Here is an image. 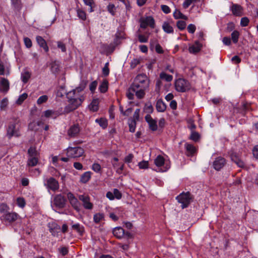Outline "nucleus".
Returning a JSON list of instances; mask_svg holds the SVG:
<instances>
[{"label":"nucleus","instance_id":"nucleus-1","mask_svg":"<svg viewBox=\"0 0 258 258\" xmlns=\"http://www.w3.org/2000/svg\"><path fill=\"white\" fill-rule=\"evenodd\" d=\"M149 80L146 75H138L126 92V96L128 99H134L135 95L139 99L143 98L145 95L146 91L149 88Z\"/></svg>","mask_w":258,"mask_h":258},{"label":"nucleus","instance_id":"nucleus-2","mask_svg":"<svg viewBox=\"0 0 258 258\" xmlns=\"http://www.w3.org/2000/svg\"><path fill=\"white\" fill-rule=\"evenodd\" d=\"M67 98L69 104L66 106L64 109V113H69L77 109L83 102V97L80 94L75 92V90H72L67 93Z\"/></svg>","mask_w":258,"mask_h":258},{"label":"nucleus","instance_id":"nucleus-3","mask_svg":"<svg viewBox=\"0 0 258 258\" xmlns=\"http://www.w3.org/2000/svg\"><path fill=\"white\" fill-rule=\"evenodd\" d=\"M154 163L156 166V169L155 170L157 172H166L170 167V161L161 155H158L155 158Z\"/></svg>","mask_w":258,"mask_h":258},{"label":"nucleus","instance_id":"nucleus-4","mask_svg":"<svg viewBox=\"0 0 258 258\" xmlns=\"http://www.w3.org/2000/svg\"><path fill=\"white\" fill-rule=\"evenodd\" d=\"M175 87L177 91L184 92L190 89V85L187 80L182 78H179L175 82Z\"/></svg>","mask_w":258,"mask_h":258},{"label":"nucleus","instance_id":"nucleus-5","mask_svg":"<svg viewBox=\"0 0 258 258\" xmlns=\"http://www.w3.org/2000/svg\"><path fill=\"white\" fill-rule=\"evenodd\" d=\"M84 149L79 147H69L67 149V155L69 158H79L81 157L84 154Z\"/></svg>","mask_w":258,"mask_h":258},{"label":"nucleus","instance_id":"nucleus-6","mask_svg":"<svg viewBox=\"0 0 258 258\" xmlns=\"http://www.w3.org/2000/svg\"><path fill=\"white\" fill-rule=\"evenodd\" d=\"M177 201L182 204V209L188 206L191 201L190 194L189 192L181 193L176 197Z\"/></svg>","mask_w":258,"mask_h":258},{"label":"nucleus","instance_id":"nucleus-7","mask_svg":"<svg viewBox=\"0 0 258 258\" xmlns=\"http://www.w3.org/2000/svg\"><path fill=\"white\" fill-rule=\"evenodd\" d=\"M18 122V120H16L14 122L9 124L7 129V136L9 138H11L13 136L18 137L20 135L19 130L16 126Z\"/></svg>","mask_w":258,"mask_h":258},{"label":"nucleus","instance_id":"nucleus-8","mask_svg":"<svg viewBox=\"0 0 258 258\" xmlns=\"http://www.w3.org/2000/svg\"><path fill=\"white\" fill-rule=\"evenodd\" d=\"M44 185L48 190H51L53 191H56L59 188L58 181L53 177H50L46 180L44 183Z\"/></svg>","mask_w":258,"mask_h":258},{"label":"nucleus","instance_id":"nucleus-9","mask_svg":"<svg viewBox=\"0 0 258 258\" xmlns=\"http://www.w3.org/2000/svg\"><path fill=\"white\" fill-rule=\"evenodd\" d=\"M140 27L142 28H146L148 26H150L152 28L155 27V21L151 16H148L145 18H142L140 20Z\"/></svg>","mask_w":258,"mask_h":258},{"label":"nucleus","instance_id":"nucleus-10","mask_svg":"<svg viewBox=\"0 0 258 258\" xmlns=\"http://www.w3.org/2000/svg\"><path fill=\"white\" fill-rule=\"evenodd\" d=\"M67 198L68 199L70 204L77 211L80 210L81 204L78 199L75 197L74 194L70 192L67 194Z\"/></svg>","mask_w":258,"mask_h":258},{"label":"nucleus","instance_id":"nucleus-11","mask_svg":"<svg viewBox=\"0 0 258 258\" xmlns=\"http://www.w3.org/2000/svg\"><path fill=\"white\" fill-rule=\"evenodd\" d=\"M79 199L82 202L83 206L85 209L92 210L93 205L90 202V199L89 196L84 195H79Z\"/></svg>","mask_w":258,"mask_h":258},{"label":"nucleus","instance_id":"nucleus-12","mask_svg":"<svg viewBox=\"0 0 258 258\" xmlns=\"http://www.w3.org/2000/svg\"><path fill=\"white\" fill-rule=\"evenodd\" d=\"M66 200L61 195H56L53 200V206L58 208H62L65 206Z\"/></svg>","mask_w":258,"mask_h":258},{"label":"nucleus","instance_id":"nucleus-13","mask_svg":"<svg viewBox=\"0 0 258 258\" xmlns=\"http://www.w3.org/2000/svg\"><path fill=\"white\" fill-rule=\"evenodd\" d=\"M125 33L123 29H118L116 34H115V38L114 39L113 44L115 45L113 48L112 49L111 51H113L114 47L118 45L120 43V40L123 39L125 38L124 37Z\"/></svg>","mask_w":258,"mask_h":258},{"label":"nucleus","instance_id":"nucleus-14","mask_svg":"<svg viewBox=\"0 0 258 258\" xmlns=\"http://www.w3.org/2000/svg\"><path fill=\"white\" fill-rule=\"evenodd\" d=\"M50 232L54 236L58 235V233L61 231V228L56 222H52L48 223V225Z\"/></svg>","mask_w":258,"mask_h":258},{"label":"nucleus","instance_id":"nucleus-15","mask_svg":"<svg viewBox=\"0 0 258 258\" xmlns=\"http://www.w3.org/2000/svg\"><path fill=\"white\" fill-rule=\"evenodd\" d=\"M19 215L15 212H8L4 214L2 216V219L8 222L15 221L18 218Z\"/></svg>","mask_w":258,"mask_h":258},{"label":"nucleus","instance_id":"nucleus-16","mask_svg":"<svg viewBox=\"0 0 258 258\" xmlns=\"http://www.w3.org/2000/svg\"><path fill=\"white\" fill-rule=\"evenodd\" d=\"M113 234L117 238H121L125 235L129 237L130 233L128 232H125L124 229L121 227H116L113 229Z\"/></svg>","mask_w":258,"mask_h":258},{"label":"nucleus","instance_id":"nucleus-17","mask_svg":"<svg viewBox=\"0 0 258 258\" xmlns=\"http://www.w3.org/2000/svg\"><path fill=\"white\" fill-rule=\"evenodd\" d=\"M145 118L150 129L153 131H156L158 128L156 120L154 119L150 114L146 115Z\"/></svg>","mask_w":258,"mask_h":258},{"label":"nucleus","instance_id":"nucleus-18","mask_svg":"<svg viewBox=\"0 0 258 258\" xmlns=\"http://www.w3.org/2000/svg\"><path fill=\"white\" fill-rule=\"evenodd\" d=\"M225 164V159L219 157L215 159L213 162V166L215 170H219L224 166Z\"/></svg>","mask_w":258,"mask_h":258},{"label":"nucleus","instance_id":"nucleus-19","mask_svg":"<svg viewBox=\"0 0 258 258\" xmlns=\"http://www.w3.org/2000/svg\"><path fill=\"white\" fill-rule=\"evenodd\" d=\"M9 82L4 78H0V91L3 93H7L9 89Z\"/></svg>","mask_w":258,"mask_h":258},{"label":"nucleus","instance_id":"nucleus-20","mask_svg":"<svg viewBox=\"0 0 258 258\" xmlns=\"http://www.w3.org/2000/svg\"><path fill=\"white\" fill-rule=\"evenodd\" d=\"M230 10L235 16H239L242 14V7L237 4H233L230 7Z\"/></svg>","mask_w":258,"mask_h":258},{"label":"nucleus","instance_id":"nucleus-21","mask_svg":"<svg viewBox=\"0 0 258 258\" xmlns=\"http://www.w3.org/2000/svg\"><path fill=\"white\" fill-rule=\"evenodd\" d=\"M36 39L38 44L40 47L43 48L46 52L49 51V48L47 45L46 41L41 36H37Z\"/></svg>","mask_w":258,"mask_h":258},{"label":"nucleus","instance_id":"nucleus-22","mask_svg":"<svg viewBox=\"0 0 258 258\" xmlns=\"http://www.w3.org/2000/svg\"><path fill=\"white\" fill-rule=\"evenodd\" d=\"M31 76V72L27 69H24L22 71L21 75L22 81L24 83H27L30 79Z\"/></svg>","mask_w":258,"mask_h":258},{"label":"nucleus","instance_id":"nucleus-23","mask_svg":"<svg viewBox=\"0 0 258 258\" xmlns=\"http://www.w3.org/2000/svg\"><path fill=\"white\" fill-rule=\"evenodd\" d=\"M80 127L79 125L74 124L71 126L68 131V135L69 136L73 137L77 135L80 132Z\"/></svg>","mask_w":258,"mask_h":258},{"label":"nucleus","instance_id":"nucleus-24","mask_svg":"<svg viewBox=\"0 0 258 258\" xmlns=\"http://www.w3.org/2000/svg\"><path fill=\"white\" fill-rule=\"evenodd\" d=\"M156 108L158 112H164L166 108V105L161 99H158L156 102Z\"/></svg>","mask_w":258,"mask_h":258},{"label":"nucleus","instance_id":"nucleus-25","mask_svg":"<svg viewBox=\"0 0 258 258\" xmlns=\"http://www.w3.org/2000/svg\"><path fill=\"white\" fill-rule=\"evenodd\" d=\"M201 48V45L200 43L198 41H196L194 44L189 46L188 49L190 53H196L200 51Z\"/></svg>","mask_w":258,"mask_h":258},{"label":"nucleus","instance_id":"nucleus-26","mask_svg":"<svg viewBox=\"0 0 258 258\" xmlns=\"http://www.w3.org/2000/svg\"><path fill=\"white\" fill-rule=\"evenodd\" d=\"M43 114L44 116L47 118H55L58 115V113L55 110L48 109L43 112Z\"/></svg>","mask_w":258,"mask_h":258},{"label":"nucleus","instance_id":"nucleus-27","mask_svg":"<svg viewBox=\"0 0 258 258\" xmlns=\"http://www.w3.org/2000/svg\"><path fill=\"white\" fill-rule=\"evenodd\" d=\"M162 29L164 31L167 33H172L173 32V28L172 26L168 22H164L162 24Z\"/></svg>","mask_w":258,"mask_h":258},{"label":"nucleus","instance_id":"nucleus-28","mask_svg":"<svg viewBox=\"0 0 258 258\" xmlns=\"http://www.w3.org/2000/svg\"><path fill=\"white\" fill-rule=\"evenodd\" d=\"M92 173L90 171H86L84 173L80 178V181L83 183H87L91 178Z\"/></svg>","mask_w":258,"mask_h":258},{"label":"nucleus","instance_id":"nucleus-29","mask_svg":"<svg viewBox=\"0 0 258 258\" xmlns=\"http://www.w3.org/2000/svg\"><path fill=\"white\" fill-rule=\"evenodd\" d=\"M99 100L98 99H94L89 105L90 109L92 111H97L98 109Z\"/></svg>","mask_w":258,"mask_h":258},{"label":"nucleus","instance_id":"nucleus-30","mask_svg":"<svg viewBox=\"0 0 258 258\" xmlns=\"http://www.w3.org/2000/svg\"><path fill=\"white\" fill-rule=\"evenodd\" d=\"M104 219V214L101 213H96L93 216V221L98 224Z\"/></svg>","mask_w":258,"mask_h":258},{"label":"nucleus","instance_id":"nucleus-31","mask_svg":"<svg viewBox=\"0 0 258 258\" xmlns=\"http://www.w3.org/2000/svg\"><path fill=\"white\" fill-rule=\"evenodd\" d=\"M12 6L16 10L19 11L22 8L21 0H11Z\"/></svg>","mask_w":258,"mask_h":258},{"label":"nucleus","instance_id":"nucleus-32","mask_svg":"<svg viewBox=\"0 0 258 258\" xmlns=\"http://www.w3.org/2000/svg\"><path fill=\"white\" fill-rule=\"evenodd\" d=\"M51 71L53 74L57 73L59 71V65L58 62L53 61L50 64Z\"/></svg>","mask_w":258,"mask_h":258},{"label":"nucleus","instance_id":"nucleus-33","mask_svg":"<svg viewBox=\"0 0 258 258\" xmlns=\"http://www.w3.org/2000/svg\"><path fill=\"white\" fill-rule=\"evenodd\" d=\"M153 107L151 102H148L145 104L144 107V111L148 114H150L152 113L153 111Z\"/></svg>","mask_w":258,"mask_h":258},{"label":"nucleus","instance_id":"nucleus-34","mask_svg":"<svg viewBox=\"0 0 258 258\" xmlns=\"http://www.w3.org/2000/svg\"><path fill=\"white\" fill-rule=\"evenodd\" d=\"M38 163L37 156L29 157L28 160L27 164L29 166H34Z\"/></svg>","mask_w":258,"mask_h":258},{"label":"nucleus","instance_id":"nucleus-35","mask_svg":"<svg viewBox=\"0 0 258 258\" xmlns=\"http://www.w3.org/2000/svg\"><path fill=\"white\" fill-rule=\"evenodd\" d=\"M108 83L107 80H103L99 86V89L101 93H105L108 90Z\"/></svg>","mask_w":258,"mask_h":258},{"label":"nucleus","instance_id":"nucleus-36","mask_svg":"<svg viewBox=\"0 0 258 258\" xmlns=\"http://www.w3.org/2000/svg\"><path fill=\"white\" fill-rule=\"evenodd\" d=\"M160 78L161 79L163 80H165L166 82H171L173 79L172 76L170 75L167 74L164 72H162L160 74Z\"/></svg>","mask_w":258,"mask_h":258},{"label":"nucleus","instance_id":"nucleus-37","mask_svg":"<svg viewBox=\"0 0 258 258\" xmlns=\"http://www.w3.org/2000/svg\"><path fill=\"white\" fill-rule=\"evenodd\" d=\"M128 124L130 132L131 133L135 132L136 127V121L135 120V119H129L128 120Z\"/></svg>","mask_w":258,"mask_h":258},{"label":"nucleus","instance_id":"nucleus-38","mask_svg":"<svg viewBox=\"0 0 258 258\" xmlns=\"http://www.w3.org/2000/svg\"><path fill=\"white\" fill-rule=\"evenodd\" d=\"M231 159L232 161H233L238 167H243L244 166V162L238 158V157H237L236 156L232 155L231 156Z\"/></svg>","mask_w":258,"mask_h":258},{"label":"nucleus","instance_id":"nucleus-39","mask_svg":"<svg viewBox=\"0 0 258 258\" xmlns=\"http://www.w3.org/2000/svg\"><path fill=\"white\" fill-rule=\"evenodd\" d=\"M95 122L103 128H106L108 125L107 120L103 118H97L95 120Z\"/></svg>","mask_w":258,"mask_h":258},{"label":"nucleus","instance_id":"nucleus-40","mask_svg":"<svg viewBox=\"0 0 258 258\" xmlns=\"http://www.w3.org/2000/svg\"><path fill=\"white\" fill-rule=\"evenodd\" d=\"M173 17L176 19H186L187 17L182 14L181 12L177 9H175V11L173 13Z\"/></svg>","mask_w":258,"mask_h":258},{"label":"nucleus","instance_id":"nucleus-41","mask_svg":"<svg viewBox=\"0 0 258 258\" xmlns=\"http://www.w3.org/2000/svg\"><path fill=\"white\" fill-rule=\"evenodd\" d=\"M66 90L65 89V87L64 86H60L56 92V96L57 97H62L64 94H67Z\"/></svg>","mask_w":258,"mask_h":258},{"label":"nucleus","instance_id":"nucleus-42","mask_svg":"<svg viewBox=\"0 0 258 258\" xmlns=\"http://www.w3.org/2000/svg\"><path fill=\"white\" fill-rule=\"evenodd\" d=\"M239 32L237 30H234L232 33H231V38L232 40V41L234 43H237L239 37Z\"/></svg>","mask_w":258,"mask_h":258},{"label":"nucleus","instance_id":"nucleus-43","mask_svg":"<svg viewBox=\"0 0 258 258\" xmlns=\"http://www.w3.org/2000/svg\"><path fill=\"white\" fill-rule=\"evenodd\" d=\"M78 17L83 21L86 20V13L81 9H78L77 10Z\"/></svg>","mask_w":258,"mask_h":258},{"label":"nucleus","instance_id":"nucleus-44","mask_svg":"<svg viewBox=\"0 0 258 258\" xmlns=\"http://www.w3.org/2000/svg\"><path fill=\"white\" fill-rule=\"evenodd\" d=\"M48 99V96H47L46 95H44L41 96L37 99V104L38 105H41V104H42L47 102Z\"/></svg>","mask_w":258,"mask_h":258},{"label":"nucleus","instance_id":"nucleus-45","mask_svg":"<svg viewBox=\"0 0 258 258\" xmlns=\"http://www.w3.org/2000/svg\"><path fill=\"white\" fill-rule=\"evenodd\" d=\"M17 205L21 208H23L26 205V202L24 198L19 197L16 200Z\"/></svg>","mask_w":258,"mask_h":258},{"label":"nucleus","instance_id":"nucleus-46","mask_svg":"<svg viewBox=\"0 0 258 258\" xmlns=\"http://www.w3.org/2000/svg\"><path fill=\"white\" fill-rule=\"evenodd\" d=\"M185 148L186 150L191 154H194L196 151V148L194 145L189 144H185Z\"/></svg>","mask_w":258,"mask_h":258},{"label":"nucleus","instance_id":"nucleus-47","mask_svg":"<svg viewBox=\"0 0 258 258\" xmlns=\"http://www.w3.org/2000/svg\"><path fill=\"white\" fill-rule=\"evenodd\" d=\"M27 97L28 95L27 93H24L22 94L19 97L18 99L16 101V103L18 104H21L23 101L27 98Z\"/></svg>","mask_w":258,"mask_h":258},{"label":"nucleus","instance_id":"nucleus-48","mask_svg":"<svg viewBox=\"0 0 258 258\" xmlns=\"http://www.w3.org/2000/svg\"><path fill=\"white\" fill-rule=\"evenodd\" d=\"M200 137V134L196 132H192L190 136V139L191 140L197 142Z\"/></svg>","mask_w":258,"mask_h":258},{"label":"nucleus","instance_id":"nucleus-49","mask_svg":"<svg viewBox=\"0 0 258 258\" xmlns=\"http://www.w3.org/2000/svg\"><path fill=\"white\" fill-rule=\"evenodd\" d=\"M28 153L29 157L37 156L38 153L36 149L34 147H31L28 151Z\"/></svg>","mask_w":258,"mask_h":258},{"label":"nucleus","instance_id":"nucleus-50","mask_svg":"<svg viewBox=\"0 0 258 258\" xmlns=\"http://www.w3.org/2000/svg\"><path fill=\"white\" fill-rule=\"evenodd\" d=\"M176 25L179 29L182 30L185 28L186 24L184 21L179 20L177 22Z\"/></svg>","mask_w":258,"mask_h":258},{"label":"nucleus","instance_id":"nucleus-51","mask_svg":"<svg viewBox=\"0 0 258 258\" xmlns=\"http://www.w3.org/2000/svg\"><path fill=\"white\" fill-rule=\"evenodd\" d=\"M92 169L96 173H99L101 170L100 165L97 163H94L92 166Z\"/></svg>","mask_w":258,"mask_h":258},{"label":"nucleus","instance_id":"nucleus-52","mask_svg":"<svg viewBox=\"0 0 258 258\" xmlns=\"http://www.w3.org/2000/svg\"><path fill=\"white\" fill-rule=\"evenodd\" d=\"M138 166L140 169H147L149 166L148 161H142L138 163Z\"/></svg>","mask_w":258,"mask_h":258},{"label":"nucleus","instance_id":"nucleus-53","mask_svg":"<svg viewBox=\"0 0 258 258\" xmlns=\"http://www.w3.org/2000/svg\"><path fill=\"white\" fill-rule=\"evenodd\" d=\"M8 104V100L7 98H5L1 102L0 108L1 110H5Z\"/></svg>","mask_w":258,"mask_h":258},{"label":"nucleus","instance_id":"nucleus-54","mask_svg":"<svg viewBox=\"0 0 258 258\" xmlns=\"http://www.w3.org/2000/svg\"><path fill=\"white\" fill-rule=\"evenodd\" d=\"M107 11L109 13H110L112 16L115 14V6L113 4H109L107 7Z\"/></svg>","mask_w":258,"mask_h":258},{"label":"nucleus","instance_id":"nucleus-55","mask_svg":"<svg viewBox=\"0 0 258 258\" xmlns=\"http://www.w3.org/2000/svg\"><path fill=\"white\" fill-rule=\"evenodd\" d=\"M9 207L6 204L3 203L0 205V212L1 213H8Z\"/></svg>","mask_w":258,"mask_h":258},{"label":"nucleus","instance_id":"nucleus-56","mask_svg":"<svg viewBox=\"0 0 258 258\" xmlns=\"http://www.w3.org/2000/svg\"><path fill=\"white\" fill-rule=\"evenodd\" d=\"M72 228L77 230L78 232L81 233L83 232L82 226L79 223H76L72 225Z\"/></svg>","mask_w":258,"mask_h":258},{"label":"nucleus","instance_id":"nucleus-57","mask_svg":"<svg viewBox=\"0 0 258 258\" xmlns=\"http://www.w3.org/2000/svg\"><path fill=\"white\" fill-rule=\"evenodd\" d=\"M249 19L247 17H243L241 19L240 25L242 27L247 26L249 23Z\"/></svg>","mask_w":258,"mask_h":258},{"label":"nucleus","instance_id":"nucleus-58","mask_svg":"<svg viewBox=\"0 0 258 258\" xmlns=\"http://www.w3.org/2000/svg\"><path fill=\"white\" fill-rule=\"evenodd\" d=\"M187 29L189 33L193 34L196 31V27L194 24H190L188 25Z\"/></svg>","mask_w":258,"mask_h":258},{"label":"nucleus","instance_id":"nucleus-59","mask_svg":"<svg viewBox=\"0 0 258 258\" xmlns=\"http://www.w3.org/2000/svg\"><path fill=\"white\" fill-rule=\"evenodd\" d=\"M197 0H185L183 3V7L184 9L187 8L192 3L196 2Z\"/></svg>","mask_w":258,"mask_h":258},{"label":"nucleus","instance_id":"nucleus-60","mask_svg":"<svg viewBox=\"0 0 258 258\" xmlns=\"http://www.w3.org/2000/svg\"><path fill=\"white\" fill-rule=\"evenodd\" d=\"M24 42L27 48H30L32 46V41L30 38L25 37L24 38Z\"/></svg>","mask_w":258,"mask_h":258},{"label":"nucleus","instance_id":"nucleus-61","mask_svg":"<svg viewBox=\"0 0 258 258\" xmlns=\"http://www.w3.org/2000/svg\"><path fill=\"white\" fill-rule=\"evenodd\" d=\"M113 194H114V198L116 199L119 200L121 198L122 195L117 189H114Z\"/></svg>","mask_w":258,"mask_h":258},{"label":"nucleus","instance_id":"nucleus-62","mask_svg":"<svg viewBox=\"0 0 258 258\" xmlns=\"http://www.w3.org/2000/svg\"><path fill=\"white\" fill-rule=\"evenodd\" d=\"M140 111V109H136L134 113L133 117L131 119H135V120H136V121L138 120L139 118Z\"/></svg>","mask_w":258,"mask_h":258},{"label":"nucleus","instance_id":"nucleus-63","mask_svg":"<svg viewBox=\"0 0 258 258\" xmlns=\"http://www.w3.org/2000/svg\"><path fill=\"white\" fill-rule=\"evenodd\" d=\"M97 83L96 81L92 82L90 84V86H89V88H90V91L92 92H93L95 90V89L97 87Z\"/></svg>","mask_w":258,"mask_h":258},{"label":"nucleus","instance_id":"nucleus-64","mask_svg":"<svg viewBox=\"0 0 258 258\" xmlns=\"http://www.w3.org/2000/svg\"><path fill=\"white\" fill-rule=\"evenodd\" d=\"M252 153L253 155V156L256 158L258 159V145L255 146L252 150Z\"/></svg>","mask_w":258,"mask_h":258}]
</instances>
